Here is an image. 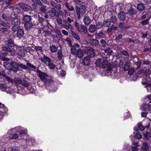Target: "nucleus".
<instances>
[{
    "mask_svg": "<svg viewBox=\"0 0 151 151\" xmlns=\"http://www.w3.org/2000/svg\"><path fill=\"white\" fill-rule=\"evenodd\" d=\"M38 76L45 84L46 86H51L53 82L50 77L45 72L39 70L38 69L36 71Z\"/></svg>",
    "mask_w": 151,
    "mask_h": 151,
    "instance_id": "1",
    "label": "nucleus"
},
{
    "mask_svg": "<svg viewBox=\"0 0 151 151\" xmlns=\"http://www.w3.org/2000/svg\"><path fill=\"white\" fill-rule=\"evenodd\" d=\"M14 45V42L12 40L10 39L8 41L7 45L9 47H8L4 46L2 47V49L3 50L10 52L12 51V50L9 47H13Z\"/></svg>",
    "mask_w": 151,
    "mask_h": 151,
    "instance_id": "2",
    "label": "nucleus"
},
{
    "mask_svg": "<svg viewBox=\"0 0 151 151\" xmlns=\"http://www.w3.org/2000/svg\"><path fill=\"white\" fill-rule=\"evenodd\" d=\"M11 25L16 24H20L21 20L20 19L17 17H15L12 18L10 19V21Z\"/></svg>",
    "mask_w": 151,
    "mask_h": 151,
    "instance_id": "3",
    "label": "nucleus"
},
{
    "mask_svg": "<svg viewBox=\"0 0 151 151\" xmlns=\"http://www.w3.org/2000/svg\"><path fill=\"white\" fill-rule=\"evenodd\" d=\"M44 57L47 62L48 63V67L50 69H54L55 67V65L51 62V60L50 59L45 55H44Z\"/></svg>",
    "mask_w": 151,
    "mask_h": 151,
    "instance_id": "4",
    "label": "nucleus"
},
{
    "mask_svg": "<svg viewBox=\"0 0 151 151\" xmlns=\"http://www.w3.org/2000/svg\"><path fill=\"white\" fill-rule=\"evenodd\" d=\"M19 65L17 63L14 61H12V66L10 70L13 71L15 72H17L19 70Z\"/></svg>",
    "mask_w": 151,
    "mask_h": 151,
    "instance_id": "5",
    "label": "nucleus"
},
{
    "mask_svg": "<svg viewBox=\"0 0 151 151\" xmlns=\"http://www.w3.org/2000/svg\"><path fill=\"white\" fill-rule=\"evenodd\" d=\"M9 88L7 86L6 84H0V91L6 92L7 93H9L10 92V91H9Z\"/></svg>",
    "mask_w": 151,
    "mask_h": 151,
    "instance_id": "6",
    "label": "nucleus"
},
{
    "mask_svg": "<svg viewBox=\"0 0 151 151\" xmlns=\"http://www.w3.org/2000/svg\"><path fill=\"white\" fill-rule=\"evenodd\" d=\"M48 13L51 17H54L55 16L57 17L58 16L56 9L54 8H52L51 10H49Z\"/></svg>",
    "mask_w": 151,
    "mask_h": 151,
    "instance_id": "7",
    "label": "nucleus"
},
{
    "mask_svg": "<svg viewBox=\"0 0 151 151\" xmlns=\"http://www.w3.org/2000/svg\"><path fill=\"white\" fill-rule=\"evenodd\" d=\"M94 49L92 48H89L87 51V53L88 55L91 58H93L95 55L94 52Z\"/></svg>",
    "mask_w": 151,
    "mask_h": 151,
    "instance_id": "8",
    "label": "nucleus"
},
{
    "mask_svg": "<svg viewBox=\"0 0 151 151\" xmlns=\"http://www.w3.org/2000/svg\"><path fill=\"white\" fill-rule=\"evenodd\" d=\"M117 17L120 20L124 21L125 20L126 17V14L123 11H121L118 13Z\"/></svg>",
    "mask_w": 151,
    "mask_h": 151,
    "instance_id": "9",
    "label": "nucleus"
},
{
    "mask_svg": "<svg viewBox=\"0 0 151 151\" xmlns=\"http://www.w3.org/2000/svg\"><path fill=\"white\" fill-rule=\"evenodd\" d=\"M84 52L83 50L79 48L77 50L76 54L74 55L76 56L78 58H81L83 57Z\"/></svg>",
    "mask_w": 151,
    "mask_h": 151,
    "instance_id": "10",
    "label": "nucleus"
},
{
    "mask_svg": "<svg viewBox=\"0 0 151 151\" xmlns=\"http://www.w3.org/2000/svg\"><path fill=\"white\" fill-rule=\"evenodd\" d=\"M137 13V10L132 7H130L128 10V12L126 13L127 14H129L131 16L136 15Z\"/></svg>",
    "mask_w": 151,
    "mask_h": 151,
    "instance_id": "11",
    "label": "nucleus"
},
{
    "mask_svg": "<svg viewBox=\"0 0 151 151\" xmlns=\"http://www.w3.org/2000/svg\"><path fill=\"white\" fill-rule=\"evenodd\" d=\"M89 43L93 46H96L99 43V41L97 39H90L88 40Z\"/></svg>",
    "mask_w": 151,
    "mask_h": 151,
    "instance_id": "12",
    "label": "nucleus"
},
{
    "mask_svg": "<svg viewBox=\"0 0 151 151\" xmlns=\"http://www.w3.org/2000/svg\"><path fill=\"white\" fill-rule=\"evenodd\" d=\"M50 4L53 7V8H55L57 10H60L62 8L61 5V4H58L52 1H51Z\"/></svg>",
    "mask_w": 151,
    "mask_h": 151,
    "instance_id": "13",
    "label": "nucleus"
},
{
    "mask_svg": "<svg viewBox=\"0 0 151 151\" xmlns=\"http://www.w3.org/2000/svg\"><path fill=\"white\" fill-rule=\"evenodd\" d=\"M19 6L25 11H28L31 10V7L26 4L21 3L19 5Z\"/></svg>",
    "mask_w": 151,
    "mask_h": 151,
    "instance_id": "14",
    "label": "nucleus"
},
{
    "mask_svg": "<svg viewBox=\"0 0 151 151\" xmlns=\"http://www.w3.org/2000/svg\"><path fill=\"white\" fill-rule=\"evenodd\" d=\"M24 27L25 29L27 30H29L33 28V24L31 22L24 23Z\"/></svg>",
    "mask_w": 151,
    "mask_h": 151,
    "instance_id": "15",
    "label": "nucleus"
},
{
    "mask_svg": "<svg viewBox=\"0 0 151 151\" xmlns=\"http://www.w3.org/2000/svg\"><path fill=\"white\" fill-rule=\"evenodd\" d=\"M22 19L24 23H27L31 22L32 18L30 16L28 15H25L23 16Z\"/></svg>",
    "mask_w": 151,
    "mask_h": 151,
    "instance_id": "16",
    "label": "nucleus"
},
{
    "mask_svg": "<svg viewBox=\"0 0 151 151\" xmlns=\"http://www.w3.org/2000/svg\"><path fill=\"white\" fill-rule=\"evenodd\" d=\"M24 34V31L22 29L20 28L17 31V36L19 38H21L23 37Z\"/></svg>",
    "mask_w": 151,
    "mask_h": 151,
    "instance_id": "17",
    "label": "nucleus"
},
{
    "mask_svg": "<svg viewBox=\"0 0 151 151\" xmlns=\"http://www.w3.org/2000/svg\"><path fill=\"white\" fill-rule=\"evenodd\" d=\"M83 22L85 25H88L91 22V19L88 16H86L84 17Z\"/></svg>",
    "mask_w": 151,
    "mask_h": 151,
    "instance_id": "18",
    "label": "nucleus"
},
{
    "mask_svg": "<svg viewBox=\"0 0 151 151\" xmlns=\"http://www.w3.org/2000/svg\"><path fill=\"white\" fill-rule=\"evenodd\" d=\"M90 59L88 56L84 57L83 60V64L87 66L90 64Z\"/></svg>",
    "mask_w": 151,
    "mask_h": 151,
    "instance_id": "19",
    "label": "nucleus"
},
{
    "mask_svg": "<svg viewBox=\"0 0 151 151\" xmlns=\"http://www.w3.org/2000/svg\"><path fill=\"white\" fill-rule=\"evenodd\" d=\"M22 80L20 78L18 77H15L13 79V83L14 82L16 85H19L21 84Z\"/></svg>",
    "mask_w": 151,
    "mask_h": 151,
    "instance_id": "20",
    "label": "nucleus"
},
{
    "mask_svg": "<svg viewBox=\"0 0 151 151\" xmlns=\"http://www.w3.org/2000/svg\"><path fill=\"white\" fill-rule=\"evenodd\" d=\"M21 84L24 87L27 88L30 85L31 83L25 80H22Z\"/></svg>",
    "mask_w": 151,
    "mask_h": 151,
    "instance_id": "21",
    "label": "nucleus"
},
{
    "mask_svg": "<svg viewBox=\"0 0 151 151\" xmlns=\"http://www.w3.org/2000/svg\"><path fill=\"white\" fill-rule=\"evenodd\" d=\"M65 6L67 9L70 11H74V7L71 5V8H70V5L68 2H66L64 4Z\"/></svg>",
    "mask_w": 151,
    "mask_h": 151,
    "instance_id": "22",
    "label": "nucleus"
},
{
    "mask_svg": "<svg viewBox=\"0 0 151 151\" xmlns=\"http://www.w3.org/2000/svg\"><path fill=\"white\" fill-rule=\"evenodd\" d=\"M20 24H16L12 25L13 26L12 28V31L14 32L17 31L19 29H20Z\"/></svg>",
    "mask_w": 151,
    "mask_h": 151,
    "instance_id": "23",
    "label": "nucleus"
},
{
    "mask_svg": "<svg viewBox=\"0 0 151 151\" xmlns=\"http://www.w3.org/2000/svg\"><path fill=\"white\" fill-rule=\"evenodd\" d=\"M119 27L122 30L128 29L130 27V26H125L124 23L123 22H121L119 23Z\"/></svg>",
    "mask_w": 151,
    "mask_h": 151,
    "instance_id": "24",
    "label": "nucleus"
},
{
    "mask_svg": "<svg viewBox=\"0 0 151 151\" xmlns=\"http://www.w3.org/2000/svg\"><path fill=\"white\" fill-rule=\"evenodd\" d=\"M62 26L63 28L67 30H68L69 29L72 30L73 29L72 26L70 24H63L62 25Z\"/></svg>",
    "mask_w": 151,
    "mask_h": 151,
    "instance_id": "25",
    "label": "nucleus"
},
{
    "mask_svg": "<svg viewBox=\"0 0 151 151\" xmlns=\"http://www.w3.org/2000/svg\"><path fill=\"white\" fill-rule=\"evenodd\" d=\"M96 27L95 25L91 24L89 28V31L91 33H93L96 29Z\"/></svg>",
    "mask_w": 151,
    "mask_h": 151,
    "instance_id": "26",
    "label": "nucleus"
},
{
    "mask_svg": "<svg viewBox=\"0 0 151 151\" xmlns=\"http://www.w3.org/2000/svg\"><path fill=\"white\" fill-rule=\"evenodd\" d=\"M2 17L3 19L6 21H10V19L12 18L11 16L7 15L6 14H3L2 15Z\"/></svg>",
    "mask_w": 151,
    "mask_h": 151,
    "instance_id": "27",
    "label": "nucleus"
},
{
    "mask_svg": "<svg viewBox=\"0 0 151 151\" xmlns=\"http://www.w3.org/2000/svg\"><path fill=\"white\" fill-rule=\"evenodd\" d=\"M129 62H125L124 64L123 69L124 71H126L129 70Z\"/></svg>",
    "mask_w": 151,
    "mask_h": 151,
    "instance_id": "28",
    "label": "nucleus"
},
{
    "mask_svg": "<svg viewBox=\"0 0 151 151\" xmlns=\"http://www.w3.org/2000/svg\"><path fill=\"white\" fill-rule=\"evenodd\" d=\"M109 63L107 60H103L101 63V67L103 68H105L109 65Z\"/></svg>",
    "mask_w": 151,
    "mask_h": 151,
    "instance_id": "29",
    "label": "nucleus"
},
{
    "mask_svg": "<svg viewBox=\"0 0 151 151\" xmlns=\"http://www.w3.org/2000/svg\"><path fill=\"white\" fill-rule=\"evenodd\" d=\"M80 9L81 11V13L82 15L85 13L86 11V6L84 5L80 6Z\"/></svg>",
    "mask_w": 151,
    "mask_h": 151,
    "instance_id": "30",
    "label": "nucleus"
},
{
    "mask_svg": "<svg viewBox=\"0 0 151 151\" xmlns=\"http://www.w3.org/2000/svg\"><path fill=\"white\" fill-rule=\"evenodd\" d=\"M81 29V31H78L79 32H82L84 33H86L87 32V29L86 27L85 26L84 24H81V27H80Z\"/></svg>",
    "mask_w": 151,
    "mask_h": 151,
    "instance_id": "31",
    "label": "nucleus"
},
{
    "mask_svg": "<svg viewBox=\"0 0 151 151\" xmlns=\"http://www.w3.org/2000/svg\"><path fill=\"white\" fill-rule=\"evenodd\" d=\"M117 20L116 17L115 15H112L109 20L111 22H112L113 24H114L116 22Z\"/></svg>",
    "mask_w": 151,
    "mask_h": 151,
    "instance_id": "32",
    "label": "nucleus"
},
{
    "mask_svg": "<svg viewBox=\"0 0 151 151\" xmlns=\"http://www.w3.org/2000/svg\"><path fill=\"white\" fill-rule=\"evenodd\" d=\"M145 6L142 4H139L137 5V9L140 11H142L145 9Z\"/></svg>",
    "mask_w": 151,
    "mask_h": 151,
    "instance_id": "33",
    "label": "nucleus"
},
{
    "mask_svg": "<svg viewBox=\"0 0 151 151\" xmlns=\"http://www.w3.org/2000/svg\"><path fill=\"white\" fill-rule=\"evenodd\" d=\"M143 146L142 147V148L143 151H147V150L149 148L147 143L145 142L143 143Z\"/></svg>",
    "mask_w": 151,
    "mask_h": 151,
    "instance_id": "34",
    "label": "nucleus"
},
{
    "mask_svg": "<svg viewBox=\"0 0 151 151\" xmlns=\"http://www.w3.org/2000/svg\"><path fill=\"white\" fill-rule=\"evenodd\" d=\"M77 50L76 47H75V46L71 45L70 49V52L73 55L75 54Z\"/></svg>",
    "mask_w": 151,
    "mask_h": 151,
    "instance_id": "35",
    "label": "nucleus"
},
{
    "mask_svg": "<svg viewBox=\"0 0 151 151\" xmlns=\"http://www.w3.org/2000/svg\"><path fill=\"white\" fill-rule=\"evenodd\" d=\"M50 51L52 52H55L57 50V48L55 45H52L50 46Z\"/></svg>",
    "mask_w": 151,
    "mask_h": 151,
    "instance_id": "36",
    "label": "nucleus"
},
{
    "mask_svg": "<svg viewBox=\"0 0 151 151\" xmlns=\"http://www.w3.org/2000/svg\"><path fill=\"white\" fill-rule=\"evenodd\" d=\"M71 34L73 36V37L75 39H76L77 40H80V38L77 34L73 32V31H71Z\"/></svg>",
    "mask_w": 151,
    "mask_h": 151,
    "instance_id": "37",
    "label": "nucleus"
},
{
    "mask_svg": "<svg viewBox=\"0 0 151 151\" xmlns=\"http://www.w3.org/2000/svg\"><path fill=\"white\" fill-rule=\"evenodd\" d=\"M111 22L109 20H106L104 21L103 25L105 27H109L111 24Z\"/></svg>",
    "mask_w": 151,
    "mask_h": 151,
    "instance_id": "38",
    "label": "nucleus"
},
{
    "mask_svg": "<svg viewBox=\"0 0 151 151\" xmlns=\"http://www.w3.org/2000/svg\"><path fill=\"white\" fill-rule=\"evenodd\" d=\"M102 59L101 58L98 59L95 62L96 66L98 67H100L101 66Z\"/></svg>",
    "mask_w": 151,
    "mask_h": 151,
    "instance_id": "39",
    "label": "nucleus"
},
{
    "mask_svg": "<svg viewBox=\"0 0 151 151\" xmlns=\"http://www.w3.org/2000/svg\"><path fill=\"white\" fill-rule=\"evenodd\" d=\"M8 53L6 52L4 53H0V58L1 59L4 60H6V57L7 56Z\"/></svg>",
    "mask_w": 151,
    "mask_h": 151,
    "instance_id": "40",
    "label": "nucleus"
},
{
    "mask_svg": "<svg viewBox=\"0 0 151 151\" xmlns=\"http://www.w3.org/2000/svg\"><path fill=\"white\" fill-rule=\"evenodd\" d=\"M57 53L58 59L61 60L63 57L61 50H58V51Z\"/></svg>",
    "mask_w": 151,
    "mask_h": 151,
    "instance_id": "41",
    "label": "nucleus"
},
{
    "mask_svg": "<svg viewBox=\"0 0 151 151\" xmlns=\"http://www.w3.org/2000/svg\"><path fill=\"white\" fill-rule=\"evenodd\" d=\"M4 65L6 69L10 70L11 68V66H12V61L10 63L6 62L4 64Z\"/></svg>",
    "mask_w": 151,
    "mask_h": 151,
    "instance_id": "42",
    "label": "nucleus"
},
{
    "mask_svg": "<svg viewBox=\"0 0 151 151\" xmlns=\"http://www.w3.org/2000/svg\"><path fill=\"white\" fill-rule=\"evenodd\" d=\"M18 55L20 57H24L25 56V53L23 50H19L18 52Z\"/></svg>",
    "mask_w": 151,
    "mask_h": 151,
    "instance_id": "43",
    "label": "nucleus"
},
{
    "mask_svg": "<svg viewBox=\"0 0 151 151\" xmlns=\"http://www.w3.org/2000/svg\"><path fill=\"white\" fill-rule=\"evenodd\" d=\"M96 27L98 29H100L103 26V24L101 22H96Z\"/></svg>",
    "mask_w": 151,
    "mask_h": 151,
    "instance_id": "44",
    "label": "nucleus"
},
{
    "mask_svg": "<svg viewBox=\"0 0 151 151\" xmlns=\"http://www.w3.org/2000/svg\"><path fill=\"white\" fill-rule=\"evenodd\" d=\"M100 43L101 45V46L102 47H106L107 45L106 41L103 39H101L100 40Z\"/></svg>",
    "mask_w": 151,
    "mask_h": 151,
    "instance_id": "45",
    "label": "nucleus"
},
{
    "mask_svg": "<svg viewBox=\"0 0 151 151\" xmlns=\"http://www.w3.org/2000/svg\"><path fill=\"white\" fill-rule=\"evenodd\" d=\"M9 139H17L19 137L18 135L17 134H10V136L9 137Z\"/></svg>",
    "mask_w": 151,
    "mask_h": 151,
    "instance_id": "46",
    "label": "nucleus"
},
{
    "mask_svg": "<svg viewBox=\"0 0 151 151\" xmlns=\"http://www.w3.org/2000/svg\"><path fill=\"white\" fill-rule=\"evenodd\" d=\"M105 52L106 53H107L110 56L111 55L112 52V50H111L110 48H108L107 49L105 50Z\"/></svg>",
    "mask_w": 151,
    "mask_h": 151,
    "instance_id": "47",
    "label": "nucleus"
},
{
    "mask_svg": "<svg viewBox=\"0 0 151 151\" xmlns=\"http://www.w3.org/2000/svg\"><path fill=\"white\" fill-rule=\"evenodd\" d=\"M4 77H5V78L9 82L13 83V79H12L11 78L7 76L6 74H5Z\"/></svg>",
    "mask_w": 151,
    "mask_h": 151,
    "instance_id": "48",
    "label": "nucleus"
},
{
    "mask_svg": "<svg viewBox=\"0 0 151 151\" xmlns=\"http://www.w3.org/2000/svg\"><path fill=\"white\" fill-rule=\"evenodd\" d=\"M123 35L119 34L118 35L116 36L115 39V40L116 42L119 41L120 40L122 39V38Z\"/></svg>",
    "mask_w": 151,
    "mask_h": 151,
    "instance_id": "49",
    "label": "nucleus"
},
{
    "mask_svg": "<svg viewBox=\"0 0 151 151\" xmlns=\"http://www.w3.org/2000/svg\"><path fill=\"white\" fill-rule=\"evenodd\" d=\"M147 104H142L141 107V109H142L143 111H146L147 109Z\"/></svg>",
    "mask_w": 151,
    "mask_h": 151,
    "instance_id": "50",
    "label": "nucleus"
},
{
    "mask_svg": "<svg viewBox=\"0 0 151 151\" xmlns=\"http://www.w3.org/2000/svg\"><path fill=\"white\" fill-rule=\"evenodd\" d=\"M8 29L6 27H1L0 28V33H4L5 32H8Z\"/></svg>",
    "mask_w": 151,
    "mask_h": 151,
    "instance_id": "51",
    "label": "nucleus"
},
{
    "mask_svg": "<svg viewBox=\"0 0 151 151\" xmlns=\"http://www.w3.org/2000/svg\"><path fill=\"white\" fill-rule=\"evenodd\" d=\"M40 12L43 13H45L47 11L46 9V6H41L40 8Z\"/></svg>",
    "mask_w": 151,
    "mask_h": 151,
    "instance_id": "52",
    "label": "nucleus"
},
{
    "mask_svg": "<svg viewBox=\"0 0 151 151\" xmlns=\"http://www.w3.org/2000/svg\"><path fill=\"white\" fill-rule=\"evenodd\" d=\"M19 67H20L21 68L24 69H29V68L27 67L26 65H23L22 63L18 64Z\"/></svg>",
    "mask_w": 151,
    "mask_h": 151,
    "instance_id": "53",
    "label": "nucleus"
},
{
    "mask_svg": "<svg viewBox=\"0 0 151 151\" xmlns=\"http://www.w3.org/2000/svg\"><path fill=\"white\" fill-rule=\"evenodd\" d=\"M55 33L57 34L59 38H62V35L59 29H56L55 32Z\"/></svg>",
    "mask_w": 151,
    "mask_h": 151,
    "instance_id": "54",
    "label": "nucleus"
},
{
    "mask_svg": "<svg viewBox=\"0 0 151 151\" xmlns=\"http://www.w3.org/2000/svg\"><path fill=\"white\" fill-rule=\"evenodd\" d=\"M27 65L32 69L35 70L36 69V67L35 66L33 65L32 64L29 63L28 62L27 63Z\"/></svg>",
    "mask_w": 151,
    "mask_h": 151,
    "instance_id": "55",
    "label": "nucleus"
},
{
    "mask_svg": "<svg viewBox=\"0 0 151 151\" xmlns=\"http://www.w3.org/2000/svg\"><path fill=\"white\" fill-rule=\"evenodd\" d=\"M0 24L3 26L6 27L8 26V23L0 20Z\"/></svg>",
    "mask_w": 151,
    "mask_h": 151,
    "instance_id": "56",
    "label": "nucleus"
},
{
    "mask_svg": "<svg viewBox=\"0 0 151 151\" xmlns=\"http://www.w3.org/2000/svg\"><path fill=\"white\" fill-rule=\"evenodd\" d=\"M36 51H40V52H42V47L41 46H35V47Z\"/></svg>",
    "mask_w": 151,
    "mask_h": 151,
    "instance_id": "57",
    "label": "nucleus"
},
{
    "mask_svg": "<svg viewBox=\"0 0 151 151\" xmlns=\"http://www.w3.org/2000/svg\"><path fill=\"white\" fill-rule=\"evenodd\" d=\"M135 137L138 139H141L142 138V136L139 133H137L135 135Z\"/></svg>",
    "mask_w": 151,
    "mask_h": 151,
    "instance_id": "58",
    "label": "nucleus"
},
{
    "mask_svg": "<svg viewBox=\"0 0 151 151\" xmlns=\"http://www.w3.org/2000/svg\"><path fill=\"white\" fill-rule=\"evenodd\" d=\"M145 138L147 139H149L151 136V135L150 132H147L144 135Z\"/></svg>",
    "mask_w": 151,
    "mask_h": 151,
    "instance_id": "59",
    "label": "nucleus"
},
{
    "mask_svg": "<svg viewBox=\"0 0 151 151\" xmlns=\"http://www.w3.org/2000/svg\"><path fill=\"white\" fill-rule=\"evenodd\" d=\"M65 72L63 70H62L60 72L59 75L61 77H64L66 75Z\"/></svg>",
    "mask_w": 151,
    "mask_h": 151,
    "instance_id": "60",
    "label": "nucleus"
},
{
    "mask_svg": "<svg viewBox=\"0 0 151 151\" xmlns=\"http://www.w3.org/2000/svg\"><path fill=\"white\" fill-rule=\"evenodd\" d=\"M122 53L124 56L129 57V54L128 52L125 50H123L121 51Z\"/></svg>",
    "mask_w": 151,
    "mask_h": 151,
    "instance_id": "61",
    "label": "nucleus"
},
{
    "mask_svg": "<svg viewBox=\"0 0 151 151\" xmlns=\"http://www.w3.org/2000/svg\"><path fill=\"white\" fill-rule=\"evenodd\" d=\"M107 70L110 72L112 70V65L110 63H109V65L107 66Z\"/></svg>",
    "mask_w": 151,
    "mask_h": 151,
    "instance_id": "62",
    "label": "nucleus"
},
{
    "mask_svg": "<svg viewBox=\"0 0 151 151\" xmlns=\"http://www.w3.org/2000/svg\"><path fill=\"white\" fill-rule=\"evenodd\" d=\"M128 72V73L130 75H132L134 72V69L132 68H129Z\"/></svg>",
    "mask_w": 151,
    "mask_h": 151,
    "instance_id": "63",
    "label": "nucleus"
},
{
    "mask_svg": "<svg viewBox=\"0 0 151 151\" xmlns=\"http://www.w3.org/2000/svg\"><path fill=\"white\" fill-rule=\"evenodd\" d=\"M97 35L99 38H102L103 37L104 33L101 31H100L97 33Z\"/></svg>",
    "mask_w": 151,
    "mask_h": 151,
    "instance_id": "64",
    "label": "nucleus"
}]
</instances>
